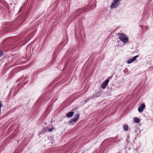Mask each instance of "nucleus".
<instances>
[{
	"label": "nucleus",
	"instance_id": "1",
	"mask_svg": "<svg viewBox=\"0 0 153 153\" xmlns=\"http://www.w3.org/2000/svg\"><path fill=\"white\" fill-rule=\"evenodd\" d=\"M117 35L119 39L123 43L126 44L128 42V38L125 34L122 33H118Z\"/></svg>",
	"mask_w": 153,
	"mask_h": 153
},
{
	"label": "nucleus",
	"instance_id": "2",
	"mask_svg": "<svg viewBox=\"0 0 153 153\" xmlns=\"http://www.w3.org/2000/svg\"><path fill=\"white\" fill-rule=\"evenodd\" d=\"M121 0H114L113 3L111 6L112 9L117 8L120 4V2Z\"/></svg>",
	"mask_w": 153,
	"mask_h": 153
},
{
	"label": "nucleus",
	"instance_id": "3",
	"mask_svg": "<svg viewBox=\"0 0 153 153\" xmlns=\"http://www.w3.org/2000/svg\"><path fill=\"white\" fill-rule=\"evenodd\" d=\"M79 114H77L75 117L71 120L69 122V123L71 125H74L75 124L76 122L78 120V119L79 118Z\"/></svg>",
	"mask_w": 153,
	"mask_h": 153
},
{
	"label": "nucleus",
	"instance_id": "4",
	"mask_svg": "<svg viewBox=\"0 0 153 153\" xmlns=\"http://www.w3.org/2000/svg\"><path fill=\"white\" fill-rule=\"evenodd\" d=\"M8 39H7L4 41V42L2 43V45L4 46L3 48H5V47H4L6 45H7V48L9 49V45H8L9 43V42H8Z\"/></svg>",
	"mask_w": 153,
	"mask_h": 153
},
{
	"label": "nucleus",
	"instance_id": "5",
	"mask_svg": "<svg viewBox=\"0 0 153 153\" xmlns=\"http://www.w3.org/2000/svg\"><path fill=\"white\" fill-rule=\"evenodd\" d=\"M109 82L108 79H107L105 80L102 84L101 85V87L102 89H105L106 87V86L108 85V83Z\"/></svg>",
	"mask_w": 153,
	"mask_h": 153
},
{
	"label": "nucleus",
	"instance_id": "6",
	"mask_svg": "<svg viewBox=\"0 0 153 153\" xmlns=\"http://www.w3.org/2000/svg\"><path fill=\"white\" fill-rule=\"evenodd\" d=\"M138 57L137 56H134L133 58L129 59L126 62L128 64H130L134 61Z\"/></svg>",
	"mask_w": 153,
	"mask_h": 153
},
{
	"label": "nucleus",
	"instance_id": "7",
	"mask_svg": "<svg viewBox=\"0 0 153 153\" xmlns=\"http://www.w3.org/2000/svg\"><path fill=\"white\" fill-rule=\"evenodd\" d=\"M146 106L144 104H142L138 108V111L140 113L143 111L144 109L145 108Z\"/></svg>",
	"mask_w": 153,
	"mask_h": 153
},
{
	"label": "nucleus",
	"instance_id": "8",
	"mask_svg": "<svg viewBox=\"0 0 153 153\" xmlns=\"http://www.w3.org/2000/svg\"><path fill=\"white\" fill-rule=\"evenodd\" d=\"M74 114V112L72 111L69 112L66 114V116L67 117H71Z\"/></svg>",
	"mask_w": 153,
	"mask_h": 153
},
{
	"label": "nucleus",
	"instance_id": "9",
	"mask_svg": "<svg viewBox=\"0 0 153 153\" xmlns=\"http://www.w3.org/2000/svg\"><path fill=\"white\" fill-rule=\"evenodd\" d=\"M134 121L135 123H139L140 122V119L138 118L134 117L133 118Z\"/></svg>",
	"mask_w": 153,
	"mask_h": 153
},
{
	"label": "nucleus",
	"instance_id": "10",
	"mask_svg": "<svg viewBox=\"0 0 153 153\" xmlns=\"http://www.w3.org/2000/svg\"><path fill=\"white\" fill-rule=\"evenodd\" d=\"M123 128L125 131H127L128 130V126L126 125H125L123 126Z\"/></svg>",
	"mask_w": 153,
	"mask_h": 153
},
{
	"label": "nucleus",
	"instance_id": "11",
	"mask_svg": "<svg viewBox=\"0 0 153 153\" xmlns=\"http://www.w3.org/2000/svg\"><path fill=\"white\" fill-rule=\"evenodd\" d=\"M54 129V128L52 126L51 128H49L48 131L49 132L52 131Z\"/></svg>",
	"mask_w": 153,
	"mask_h": 153
},
{
	"label": "nucleus",
	"instance_id": "12",
	"mask_svg": "<svg viewBox=\"0 0 153 153\" xmlns=\"http://www.w3.org/2000/svg\"><path fill=\"white\" fill-rule=\"evenodd\" d=\"M2 103L1 101L0 100V108H1L2 107Z\"/></svg>",
	"mask_w": 153,
	"mask_h": 153
},
{
	"label": "nucleus",
	"instance_id": "13",
	"mask_svg": "<svg viewBox=\"0 0 153 153\" xmlns=\"http://www.w3.org/2000/svg\"><path fill=\"white\" fill-rule=\"evenodd\" d=\"M3 55V53L2 51H0V57H1Z\"/></svg>",
	"mask_w": 153,
	"mask_h": 153
},
{
	"label": "nucleus",
	"instance_id": "14",
	"mask_svg": "<svg viewBox=\"0 0 153 153\" xmlns=\"http://www.w3.org/2000/svg\"><path fill=\"white\" fill-rule=\"evenodd\" d=\"M1 108H0V114H1Z\"/></svg>",
	"mask_w": 153,
	"mask_h": 153
}]
</instances>
